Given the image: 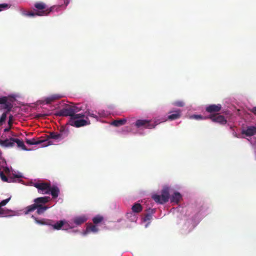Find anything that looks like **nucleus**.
<instances>
[{
  "instance_id": "nucleus-1",
  "label": "nucleus",
  "mask_w": 256,
  "mask_h": 256,
  "mask_svg": "<svg viewBox=\"0 0 256 256\" xmlns=\"http://www.w3.org/2000/svg\"><path fill=\"white\" fill-rule=\"evenodd\" d=\"M50 200L49 196L40 197L34 200V204L26 208V214L34 212L36 210V213L38 214H43L49 207L45 204L48 202Z\"/></svg>"
},
{
  "instance_id": "nucleus-2",
  "label": "nucleus",
  "mask_w": 256,
  "mask_h": 256,
  "mask_svg": "<svg viewBox=\"0 0 256 256\" xmlns=\"http://www.w3.org/2000/svg\"><path fill=\"white\" fill-rule=\"evenodd\" d=\"M81 108L74 106L68 105L64 108L58 111L56 115L59 116H70L72 120L74 113H77L80 110Z\"/></svg>"
},
{
  "instance_id": "nucleus-3",
  "label": "nucleus",
  "mask_w": 256,
  "mask_h": 256,
  "mask_svg": "<svg viewBox=\"0 0 256 256\" xmlns=\"http://www.w3.org/2000/svg\"><path fill=\"white\" fill-rule=\"evenodd\" d=\"M169 190L170 188L168 186H164L162 190L161 194H154L152 196V198L156 203L164 204L169 200Z\"/></svg>"
},
{
  "instance_id": "nucleus-4",
  "label": "nucleus",
  "mask_w": 256,
  "mask_h": 256,
  "mask_svg": "<svg viewBox=\"0 0 256 256\" xmlns=\"http://www.w3.org/2000/svg\"><path fill=\"white\" fill-rule=\"evenodd\" d=\"M13 99L10 96H0V110L10 112L13 108Z\"/></svg>"
},
{
  "instance_id": "nucleus-5",
  "label": "nucleus",
  "mask_w": 256,
  "mask_h": 256,
  "mask_svg": "<svg viewBox=\"0 0 256 256\" xmlns=\"http://www.w3.org/2000/svg\"><path fill=\"white\" fill-rule=\"evenodd\" d=\"M60 6H50V8H49L48 10L46 11L36 12H24L23 14L26 16H47L51 12L54 11V10L56 11H58V9L60 8Z\"/></svg>"
},
{
  "instance_id": "nucleus-6",
  "label": "nucleus",
  "mask_w": 256,
  "mask_h": 256,
  "mask_svg": "<svg viewBox=\"0 0 256 256\" xmlns=\"http://www.w3.org/2000/svg\"><path fill=\"white\" fill-rule=\"evenodd\" d=\"M26 142L30 145L42 144V147H46L52 144L51 141H48V140L44 139V137L42 136L39 138L38 140L34 138L32 139H26Z\"/></svg>"
},
{
  "instance_id": "nucleus-7",
  "label": "nucleus",
  "mask_w": 256,
  "mask_h": 256,
  "mask_svg": "<svg viewBox=\"0 0 256 256\" xmlns=\"http://www.w3.org/2000/svg\"><path fill=\"white\" fill-rule=\"evenodd\" d=\"M34 186L38 189V192L42 194H49L50 184L47 182H36Z\"/></svg>"
},
{
  "instance_id": "nucleus-8",
  "label": "nucleus",
  "mask_w": 256,
  "mask_h": 256,
  "mask_svg": "<svg viewBox=\"0 0 256 256\" xmlns=\"http://www.w3.org/2000/svg\"><path fill=\"white\" fill-rule=\"evenodd\" d=\"M70 125L76 128H80L90 124L89 120L86 118L80 120H70L69 121Z\"/></svg>"
},
{
  "instance_id": "nucleus-9",
  "label": "nucleus",
  "mask_w": 256,
  "mask_h": 256,
  "mask_svg": "<svg viewBox=\"0 0 256 256\" xmlns=\"http://www.w3.org/2000/svg\"><path fill=\"white\" fill-rule=\"evenodd\" d=\"M204 118H210L213 122H217L220 124H225L227 122V120L224 116L219 114H212L209 116L205 117Z\"/></svg>"
},
{
  "instance_id": "nucleus-10",
  "label": "nucleus",
  "mask_w": 256,
  "mask_h": 256,
  "mask_svg": "<svg viewBox=\"0 0 256 256\" xmlns=\"http://www.w3.org/2000/svg\"><path fill=\"white\" fill-rule=\"evenodd\" d=\"M150 121L146 120H138L135 123V126L136 128H140L144 127L146 128H154L152 124L150 123Z\"/></svg>"
},
{
  "instance_id": "nucleus-11",
  "label": "nucleus",
  "mask_w": 256,
  "mask_h": 256,
  "mask_svg": "<svg viewBox=\"0 0 256 256\" xmlns=\"http://www.w3.org/2000/svg\"><path fill=\"white\" fill-rule=\"evenodd\" d=\"M222 108V106L220 104H210L208 106L206 110L209 113L218 112Z\"/></svg>"
},
{
  "instance_id": "nucleus-12",
  "label": "nucleus",
  "mask_w": 256,
  "mask_h": 256,
  "mask_svg": "<svg viewBox=\"0 0 256 256\" xmlns=\"http://www.w3.org/2000/svg\"><path fill=\"white\" fill-rule=\"evenodd\" d=\"M63 97L64 96L60 94H54L46 98L44 100V102L46 104H49Z\"/></svg>"
},
{
  "instance_id": "nucleus-13",
  "label": "nucleus",
  "mask_w": 256,
  "mask_h": 256,
  "mask_svg": "<svg viewBox=\"0 0 256 256\" xmlns=\"http://www.w3.org/2000/svg\"><path fill=\"white\" fill-rule=\"evenodd\" d=\"M34 8L38 10L37 12H44L48 10L47 8L46 4L42 2H36L34 4Z\"/></svg>"
},
{
  "instance_id": "nucleus-14",
  "label": "nucleus",
  "mask_w": 256,
  "mask_h": 256,
  "mask_svg": "<svg viewBox=\"0 0 256 256\" xmlns=\"http://www.w3.org/2000/svg\"><path fill=\"white\" fill-rule=\"evenodd\" d=\"M14 138L6 139L4 140H0V145L3 147H12L14 146Z\"/></svg>"
},
{
  "instance_id": "nucleus-15",
  "label": "nucleus",
  "mask_w": 256,
  "mask_h": 256,
  "mask_svg": "<svg viewBox=\"0 0 256 256\" xmlns=\"http://www.w3.org/2000/svg\"><path fill=\"white\" fill-rule=\"evenodd\" d=\"M32 218H34L35 222L39 224L42 225H52V220H46V219H42V220H38L36 218L32 216Z\"/></svg>"
},
{
  "instance_id": "nucleus-16",
  "label": "nucleus",
  "mask_w": 256,
  "mask_h": 256,
  "mask_svg": "<svg viewBox=\"0 0 256 256\" xmlns=\"http://www.w3.org/2000/svg\"><path fill=\"white\" fill-rule=\"evenodd\" d=\"M60 193V190L58 186H52V187L50 186V194L52 196V198H56L58 197Z\"/></svg>"
},
{
  "instance_id": "nucleus-17",
  "label": "nucleus",
  "mask_w": 256,
  "mask_h": 256,
  "mask_svg": "<svg viewBox=\"0 0 256 256\" xmlns=\"http://www.w3.org/2000/svg\"><path fill=\"white\" fill-rule=\"evenodd\" d=\"M181 110H176L174 111V113L170 114L168 118L170 120H175L179 118L181 116Z\"/></svg>"
},
{
  "instance_id": "nucleus-18",
  "label": "nucleus",
  "mask_w": 256,
  "mask_h": 256,
  "mask_svg": "<svg viewBox=\"0 0 256 256\" xmlns=\"http://www.w3.org/2000/svg\"><path fill=\"white\" fill-rule=\"evenodd\" d=\"M86 220L87 218L85 216H80L74 218L73 222L76 225H80L86 222Z\"/></svg>"
},
{
  "instance_id": "nucleus-19",
  "label": "nucleus",
  "mask_w": 256,
  "mask_h": 256,
  "mask_svg": "<svg viewBox=\"0 0 256 256\" xmlns=\"http://www.w3.org/2000/svg\"><path fill=\"white\" fill-rule=\"evenodd\" d=\"M66 223V222L64 220H61L57 222L56 224H54V221L52 220V224L51 225L53 228L54 230H59L62 228V226Z\"/></svg>"
},
{
  "instance_id": "nucleus-20",
  "label": "nucleus",
  "mask_w": 256,
  "mask_h": 256,
  "mask_svg": "<svg viewBox=\"0 0 256 256\" xmlns=\"http://www.w3.org/2000/svg\"><path fill=\"white\" fill-rule=\"evenodd\" d=\"M68 130L64 127H62L60 130L59 132H58L60 140L64 139L68 136Z\"/></svg>"
},
{
  "instance_id": "nucleus-21",
  "label": "nucleus",
  "mask_w": 256,
  "mask_h": 256,
  "mask_svg": "<svg viewBox=\"0 0 256 256\" xmlns=\"http://www.w3.org/2000/svg\"><path fill=\"white\" fill-rule=\"evenodd\" d=\"M11 197H10L6 200H2L0 202V214H6V210L2 207L6 206L10 200Z\"/></svg>"
},
{
  "instance_id": "nucleus-22",
  "label": "nucleus",
  "mask_w": 256,
  "mask_h": 256,
  "mask_svg": "<svg viewBox=\"0 0 256 256\" xmlns=\"http://www.w3.org/2000/svg\"><path fill=\"white\" fill-rule=\"evenodd\" d=\"M182 198V196L178 192H175L170 198V202H174L178 204L180 199Z\"/></svg>"
},
{
  "instance_id": "nucleus-23",
  "label": "nucleus",
  "mask_w": 256,
  "mask_h": 256,
  "mask_svg": "<svg viewBox=\"0 0 256 256\" xmlns=\"http://www.w3.org/2000/svg\"><path fill=\"white\" fill-rule=\"evenodd\" d=\"M132 210L133 212L138 213L142 210V208L140 204L136 203L132 206Z\"/></svg>"
},
{
  "instance_id": "nucleus-24",
  "label": "nucleus",
  "mask_w": 256,
  "mask_h": 256,
  "mask_svg": "<svg viewBox=\"0 0 256 256\" xmlns=\"http://www.w3.org/2000/svg\"><path fill=\"white\" fill-rule=\"evenodd\" d=\"M44 138L48 140V141H50L49 140L50 138L60 140L58 132H50L48 136H46V137H44Z\"/></svg>"
},
{
  "instance_id": "nucleus-25",
  "label": "nucleus",
  "mask_w": 256,
  "mask_h": 256,
  "mask_svg": "<svg viewBox=\"0 0 256 256\" xmlns=\"http://www.w3.org/2000/svg\"><path fill=\"white\" fill-rule=\"evenodd\" d=\"M126 119H120L114 120L112 122V124L115 126H119L126 124Z\"/></svg>"
},
{
  "instance_id": "nucleus-26",
  "label": "nucleus",
  "mask_w": 256,
  "mask_h": 256,
  "mask_svg": "<svg viewBox=\"0 0 256 256\" xmlns=\"http://www.w3.org/2000/svg\"><path fill=\"white\" fill-rule=\"evenodd\" d=\"M15 143L17 144V146L18 148H20L24 150H26V147L22 141L18 138H14V146Z\"/></svg>"
},
{
  "instance_id": "nucleus-27",
  "label": "nucleus",
  "mask_w": 256,
  "mask_h": 256,
  "mask_svg": "<svg viewBox=\"0 0 256 256\" xmlns=\"http://www.w3.org/2000/svg\"><path fill=\"white\" fill-rule=\"evenodd\" d=\"M86 118V114L85 112L81 114H76L74 113L72 115V120H80V119H83Z\"/></svg>"
},
{
  "instance_id": "nucleus-28",
  "label": "nucleus",
  "mask_w": 256,
  "mask_h": 256,
  "mask_svg": "<svg viewBox=\"0 0 256 256\" xmlns=\"http://www.w3.org/2000/svg\"><path fill=\"white\" fill-rule=\"evenodd\" d=\"M86 230L88 232H97L98 231V228L96 226L93 224H90L86 228Z\"/></svg>"
},
{
  "instance_id": "nucleus-29",
  "label": "nucleus",
  "mask_w": 256,
  "mask_h": 256,
  "mask_svg": "<svg viewBox=\"0 0 256 256\" xmlns=\"http://www.w3.org/2000/svg\"><path fill=\"white\" fill-rule=\"evenodd\" d=\"M102 220L103 218L102 216H98L92 218V222L94 224H98Z\"/></svg>"
},
{
  "instance_id": "nucleus-30",
  "label": "nucleus",
  "mask_w": 256,
  "mask_h": 256,
  "mask_svg": "<svg viewBox=\"0 0 256 256\" xmlns=\"http://www.w3.org/2000/svg\"><path fill=\"white\" fill-rule=\"evenodd\" d=\"M6 112H4L2 116H0V124L2 125V123L5 121L6 118V116H7V114L10 112H7V110H6Z\"/></svg>"
},
{
  "instance_id": "nucleus-31",
  "label": "nucleus",
  "mask_w": 256,
  "mask_h": 256,
  "mask_svg": "<svg viewBox=\"0 0 256 256\" xmlns=\"http://www.w3.org/2000/svg\"><path fill=\"white\" fill-rule=\"evenodd\" d=\"M85 114H86V120H88V116H90V117H92V118H96L97 117L96 114L90 112V110L86 111Z\"/></svg>"
},
{
  "instance_id": "nucleus-32",
  "label": "nucleus",
  "mask_w": 256,
  "mask_h": 256,
  "mask_svg": "<svg viewBox=\"0 0 256 256\" xmlns=\"http://www.w3.org/2000/svg\"><path fill=\"white\" fill-rule=\"evenodd\" d=\"M0 176L1 179L4 182H14V180H8V178L2 172H0Z\"/></svg>"
},
{
  "instance_id": "nucleus-33",
  "label": "nucleus",
  "mask_w": 256,
  "mask_h": 256,
  "mask_svg": "<svg viewBox=\"0 0 256 256\" xmlns=\"http://www.w3.org/2000/svg\"><path fill=\"white\" fill-rule=\"evenodd\" d=\"M10 6L6 4H0V12L3 10L8 8Z\"/></svg>"
},
{
  "instance_id": "nucleus-34",
  "label": "nucleus",
  "mask_w": 256,
  "mask_h": 256,
  "mask_svg": "<svg viewBox=\"0 0 256 256\" xmlns=\"http://www.w3.org/2000/svg\"><path fill=\"white\" fill-rule=\"evenodd\" d=\"M128 218H130V220L132 221H136V218L134 214H133L132 213L130 212L127 214Z\"/></svg>"
},
{
  "instance_id": "nucleus-35",
  "label": "nucleus",
  "mask_w": 256,
  "mask_h": 256,
  "mask_svg": "<svg viewBox=\"0 0 256 256\" xmlns=\"http://www.w3.org/2000/svg\"><path fill=\"white\" fill-rule=\"evenodd\" d=\"M174 104L176 106L182 107L184 106V102L182 101H176L174 103Z\"/></svg>"
},
{
  "instance_id": "nucleus-36",
  "label": "nucleus",
  "mask_w": 256,
  "mask_h": 256,
  "mask_svg": "<svg viewBox=\"0 0 256 256\" xmlns=\"http://www.w3.org/2000/svg\"><path fill=\"white\" fill-rule=\"evenodd\" d=\"M152 214H146L144 218V222L150 220L152 219Z\"/></svg>"
},
{
  "instance_id": "nucleus-37",
  "label": "nucleus",
  "mask_w": 256,
  "mask_h": 256,
  "mask_svg": "<svg viewBox=\"0 0 256 256\" xmlns=\"http://www.w3.org/2000/svg\"><path fill=\"white\" fill-rule=\"evenodd\" d=\"M192 118H194L196 120H202L203 119V118L202 116L201 115H197V114H194L190 116Z\"/></svg>"
},
{
  "instance_id": "nucleus-38",
  "label": "nucleus",
  "mask_w": 256,
  "mask_h": 256,
  "mask_svg": "<svg viewBox=\"0 0 256 256\" xmlns=\"http://www.w3.org/2000/svg\"><path fill=\"white\" fill-rule=\"evenodd\" d=\"M12 122H13V116L12 115H10L9 116V119H8V126H12Z\"/></svg>"
},
{
  "instance_id": "nucleus-39",
  "label": "nucleus",
  "mask_w": 256,
  "mask_h": 256,
  "mask_svg": "<svg viewBox=\"0 0 256 256\" xmlns=\"http://www.w3.org/2000/svg\"><path fill=\"white\" fill-rule=\"evenodd\" d=\"M250 110L256 116V106L252 108Z\"/></svg>"
},
{
  "instance_id": "nucleus-40",
  "label": "nucleus",
  "mask_w": 256,
  "mask_h": 256,
  "mask_svg": "<svg viewBox=\"0 0 256 256\" xmlns=\"http://www.w3.org/2000/svg\"><path fill=\"white\" fill-rule=\"evenodd\" d=\"M64 3L66 6H67L70 3V0H64Z\"/></svg>"
},
{
  "instance_id": "nucleus-41",
  "label": "nucleus",
  "mask_w": 256,
  "mask_h": 256,
  "mask_svg": "<svg viewBox=\"0 0 256 256\" xmlns=\"http://www.w3.org/2000/svg\"><path fill=\"white\" fill-rule=\"evenodd\" d=\"M10 128H11V126H9L8 128H4V132H8L10 130Z\"/></svg>"
},
{
  "instance_id": "nucleus-42",
  "label": "nucleus",
  "mask_w": 256,
  "mask_h": 256,
  "mask_svg": "<svg viewBox=\"0 0 256 256\" xmlns=\"http://www.w3.org/2000/svg\"><path fill=\"white\" fill-rule=\"evenodd\" d=\"M22 177V176L18 175V174H16V175L14 176V178H20Z\"/></svg>"
}]
</instances>
